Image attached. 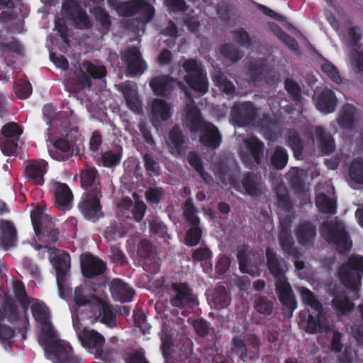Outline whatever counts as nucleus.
I'll list each match as a JSON object with an SVG mask.
<instances>
[{
  "instance_id": "nucleus-22",
  "label": "nucleus",
  "mask_w": 363,
  "mask_h": 363,
  "mask_svg": "<svg viewBox=\"0 0 363 363\" xmlns=\"http://www.w3.org/2000/svg\"><path fill=\"white\" fill-rule=\"evenodd\" d=\"M267 258L269 272L276 279V285L286 282L285 273L287 267L285 262L278 259L274 253L269 250L267 251Z\"/></svg>"
},
{
  "instance_id": "nucleus-43",
  "label": "nucleus",
  "mask_w": 363,
  "mask_h": 363,
  "mask_svg": "<svg viewBox=\"0 0 363 363\" xmlns=\"http://www.w3.org/2000/svg\"><path fill=\"white\" fill-rule=\"evenodd\" d=\"M13 89L16 96L20 99H26L32 93V86L29 82L18 80L13 84Z\"/></svg>"
},
{
  "instance_id": "nucleus-29",
  "label": "nucleus",
  "mask_w": 363,
  "mask_h": 363,
  "mask_svg": "<svg viewBox=\"0 0 363 363\" xmlns=\"http://www.w3.org/2000/svg\"><path fill=\"white\" fill-rule=\"evenodd\" d=\"M349 183L352 188L363 186V159L352 161L349 169Z\"/></svg>"
},
{
  "instance_id": "nucleus-13",
  "label": "nucleus",
  "mask_w": 363,
  "mask_h": 363,
  "mask_svg": "<svg viewBox=\"0 0 363 363\" xmlns=\"http://www.w3.org/2000/svg\"><path fill=\"white\" fill-rule=\"evenodd\" d=\"M80 261L82 274L86 278H94L106 271V263L90 253L82 254Z\"/></svg>"
},
{
  "instance_id": "nucleus-45",
  "label": "nucleus",
  "mask_w": 363,
  "mask_h": 363,
  "mask_svg": "<svg viewBox=\"0 0 363 363\" xmlns=\"http://www.w3.org/2000/svg\"><path fill=\"white\" fill-rule=\"evenodd\" d=\"M264 63L262 60L259 62L257 65L252 66L250 71L251 79L255 82H259L264 78L267 83L270 82L268 71L264 67Z\"/></svg>"
},
{
  "instance_id": "nucleus-27",
  "label": "nucleus",
  "mask_w": 363,
  "mask_h": 363,
  "mask_svg": "<svg viewBox=\"0 0 363 363\" xmlns=\"http://www.w3.org/2000/svg\"><path fill=\"white\" fill-rule=\"evenodd\" d=\"M50 156L57 161H65L73 155L69 143L63 138H59L54 143L53 148L50 150Z\"/></svg>"
},
{
  "instance_id": "nucleus-12",
  "label": "nucleus",
  "mask_w": 363,
  "mask_h": 363,
  "mask_svg": "<svg viewBox=\"0 0 363 363\" xmlns=\"http://www.w3.org/2000/svg\"><path fill=\"white\" fill-rule=\"evenodd\" d=\"M50 189L54 194L55 206L57 208L64 211L71 208L73 194L67 184L53 182L50 185Z\"/></svg>"
},
{
  "instance_id": "nucleus-7",
  "label": "nucleus",
  "mask_w": 363,
  "mask_h": 363,
  "mask_svg": "<svg viewBox=\"0 0 363 363\" xmlns=\"http://www.w3.org/2000/svg\"><path fill=\"white\" fill-rule=\"evenodd\" d=\"M321 233L323 236L330 243H333L342 253L349 250L352 242L349 240L342 223L337 221L326 222L323 225Z\"/></svg>"
},
{
  "instance_id": "nucleus-15",
  "label": "nucleus",
  "mask_w": 363,
  "mask_h": 363,
  "mask_svg": "<svg viewBox=\"0 0 363 363\" xmlns=\"http://www.w3.org/2000/svg\"><path fill=\"white\" fill-rule=\"evenodd\" d=\"M117 11L122 16H133L141 13L147 16L150 21L154 15V9L150 4L143 0H131L121 3L117 7Z\"/></svg>"
},
{
  "instance_id": "nucleus-50",
  "label": "nucleus",
  "mask_w": 363,
  "mask_h": 363,
  "mask_svg": "<svg viewBox=\"0 0 363 363\" xmlns=\"http://www.w3.org/2000/svg\"><path fill=\"white\" fill-rule=\"evenodd\" d=\"M287 155L285 150L281 147H277L275 152L272 158V164L277 169H282L287 162Z\"/></svg>"
},
{
  "instance_id": "nucleus-23",
  "label": "nucleus",
  "mask_w": 363,
  "mask_h": 363,
  "mask_svg": "<svg viewBox=\"0 0 363 363\" xmlns=\"http://www.w3.org/2000/svg\"><path fill=\"white\" fill-rule=\"evenodd\" d=\"M172 287L175 292L174 297L170 300L172 306L181 308L189 305L191 307L195 304L191 290L186 284H174Z\"/></svg>"
},
{
  "instance_id": "nucleus-59",
  "label": "nucleus",
  "mask_w": 363,
  "mask_h": 363,
  "mask_svg": "<svg viewBox=\"0 0 363 363\" xmlns=\"http://www.w3.org/2000/svg\"><path fill=\"white\" fill-rule=\"evenodd\" d=\"M86 72L91 77L101 79L106 74V69L103 65H95L92 63H89L86 67Z\"/></svg>"
},
{
  "instance_id": "nucleus-25",
  "label": "nucleus",
  "mask_w": 363,
  "mask_h": 363,
  "mask_svg": "<svg viewBox=\"0 0 363 363\" xmlns=\"http://www.w3.org/2000/svg\"><path fill=\"white\" fill-rule=\"evenodd\" d=\"M17 238V231L13 224L9 220L0 221V242L5 249L13 247Z\"/></svg>"
},
{
  "instance_id": "nucleus-20",
  "label": "nucleus",
  "mask_w": 363,
  "mask_h": 363,
  "mask_svg": "<svg viewBox=\"0 0 363 363\" xmlns=\"http://www.w3.org/2000/svg\"><path fill=\"white\" fill-rule=\"evenodd\" d=\"M177 84L180 89L184 90V85L179 82H177L173 78L167 75H162L153 77L150 85L152 91L157 95L165 96L168 94L173 87Z\"/></svg>"
},
{
  "instance_id": "nucleus-26",
  "label": "nucleus",
  "mask_w": 363,
  "mask_h": 363,
  "mask_svg": "<svg viewBox=\"0 0 363 363\" xmlns=\"http://www.w3.org/2000/svg\"><path fill=\"white\" fill-rule=\"evenodd\" d=\"M359 111L353 106L347 104L340 111L338 123L343 128H352L359 122Z\"/></svg>"
},
{
  "instance_id": "nucleus-41",
  "label": "nucleus",
  "mask_w": 363,
  "mask_h": 363,
  "mask_svg": "<svg viewBox=\"0 0 363 363\" xmlns=\"http://www.w3.org/2000/svg\"><path fill=\"white\" fill-rule=\"evenodd\" d=\"M213 80L216 86L227 94H231L235 91V86L231 82L228 81L223 73L216 71L213 74Z\"/></svg>"
},
{
  "instance_id": "nucleus-2",
  "label": "nucleus",
  "mask_w": 363,
  "mask_h": 363,
  "mask_svg": "<svg viewBox=\"0 0 363 363\" xmlns=\"http://www.w3.org/2000/svg\"><path fill=\"white\" fill-rule=\"evenodd\" d=\"M74 310L80 315L82 320H90L93 323L100 320L101 323L113 327V311L111 306L96 296L86 297L81 286L74 290Z\"/></svg>"
},
{
  "instance_id": "nucleus-17",
  "label": "nucleus",
  "mask_w": 363,
  "mask_h": 363,
  "mask_svg": "<svg viewBox=\"0 0 363 363\" xmlns=\"http://www.w3.org/2000/svg\"><path fill=\"white\" fill-rule=\"evenodd\" d=\"M317 108L323 113H330L335 110L337 99L335 93L327 88L317 91L314 96Z\"/></svg>"
},
{
  "instance_id": "nucleus-4",
  "label": "nucleus",
  "mask_w": 363,
  "mask_h": 363,
  "mask_svg": "<svg viewBox=\"0 0 363 363\" xmlns=\"http://www.w3.org/2000/svg\"><path fill=\"white\" fill-rule=\"evenodd\" d=\"M303 302L313 311H309L306 321L303 323L305 330L309 333L323 332L329 328V321L320 303L313 294L306 288L298 287Z\"/></svg>"
},
{
  "instance_id": "nucleus-8",
  "label": "nucleus",
  "mask_w": 363,
  "mask_h": 363,
  "mask_svg": "<svg viewBox=\"0 0 363 363\" xmlns=\"http://www.w3.org/2000/svg\"><path fill=\"white\" fill-rule=\"evenodd\" d=\"M62 13L74 23L77 29L86 30L92 26L90 17L77 0H65L62 6Z\"/></svg>"
},
{
  "instance_id": "nucleus-48",
  "label": "nucleus",
  "mask_w": 363,
  "mask_h": 363,
  "mask_svg": "<svg viewBox=\"0 0 363 363\" xmlns=\"http://www.w3.org/2000/svg\"><path fill=\"white\" fill-rule=\"evenodd\" d=\"M18 141L16 139L0 138V147L2 152L7 156L13 155L16 153Z\"/></svg>"
},
{
  "instance_id": "nucleus-49",
  "label": "nucleus",
  "mask_w": 363,
  "mask_h": 363,
  "mask_svg": "<svg viewBox=\"0 0 363 363\" xmlns=\"http://www.w3.org/2000/svg\"><path fill=\"white\" fill-rule=\"evenodd\" d=\"M102 145V136L99 131L96 130L93 132L91 137L89 140V150L92 157L98 155V153L101 151Z\"/></svg>"
},
{
  "instance_id": "nucleus-47",
  "label": "nucleus",
  "mask_w": 363,
  "mask_h": 363,
  "mask_svg": "<svg viewBox=\"0 0 363 363\" xmlns=\"http://www.w3.org/2000/svg\"><path fill=\"white\" fill-rule=\"evenodd\" d=\"M220 53L232 62H237L242 57V54L235 45L231 44L223 45L220 48Z\"/></svg>"
},
{
  "instance_id": "nucleus-63",
  "label": "nucleus",
  "mask_w": 363,
  "mask_h": 363,
  "mask_svg": "<svg viewBox=\"0 0 363 363\" xmlns=\"http://www.w3.org/2000/svg\"><path fill=\"white\" fill-rule=\"evenodd\" d=\"M67 277H60L59 278H56L60 296L62 298H65L68 296L70 291L68 286Z\"/></svg>"
},
{
  "instance_id": "nucleus-10",
  "label": "nucleus",
  "mask_w": 363,
  "mask_h": 363,
  "mask_svg": "<svg viewBox=\"0 0 363 363\" xmlns=\"http://www.w3.org/2000/svg\"><path fill=\"white\" fill-rule=\"evenodd\" d=\"M122 59L127 64L126 72L130 77L140 76L147 69L140 50L136 47L129 48L124 51L122 53Z\"/></svg>"
},
{
  "instance_id": "nucleus-58",
  "label": "nucleus",
  "mask_w": 363,
  "mask_h": 363,
  "mask_svg": "<svg viewBox=\"0 0 363 363\" xmlns=\"http://www.w3.org/2000/svg\"><path fill=\"white\" fill-rule=\"evenodd\" d=\"M255 310L262 314H270L272 311V303L264 298H258L255 305Z\"/></svg>"
},
{
  "instance_id": "nucleus-9",
  "label": "nucleus",
  "mask_w": 363,
  "mask_h": 363,
  "mask_svg": "<svg viewBox=\"0 0 363 363\" xmlns=\"http://www.w3.org/2000/svg\"><path fill=\"white\" fill-rule=\"evenodd\" d=\"M186 72L184 79L196 91L204 94L208 90L206 74L201 66L194 60H188L183 64Z\"/></svg>"
},
{
  "instance_id": "nucleus-33",
  "label": "nucleus",
  "mask_w": 363,
  "mask_h": 363,
  "mask_svg": "<svg viewBox=\"0 0 363 363\" xmlns=\"http://www.w3.org/2000/svg\"><path fill=\"white\" fill-rule=\"evenodd\" d=\"M315 137L318 141L320 148L324 153H330L334 149V142L330 134L325 133L323 128L316 127L315 128Z\"/></svg>"
},
{
  "instance_id": "nucleus-1",
  "label": "nucleus",
  "mask_w": 363,
  "mask_h": 363,
  "mask_svg": "<svg viewBox=\"0 0 363 363\" xmlns=\"http://www.w3.org/2000/svg\"><path fill=\"white\" fill-rule=\"evenodd\" d=\"M31 311L35 320L42 325L38 342L43 347L46 357L53 363H83L82 359L74 354L70 344L58 338L48 321L49 314L45 308L34 304Z\"/></svg>"
},
{
  "instance_id": "nucleus-52",
  "label": "nucleus",
  "mask_w": 363,
  "mask_h": 363,
  "mask_svg": "<svg viewBox=\"0 0 363 363\" xmlns=\"http://www.w3.org/2000/svg\"><path fill=\"white\" fill-rule=\"evenodd\" d=\"M8 51L21 54L23 52V47L19 42L15 40L7 43L0 42V56L4 57Z\"/></svg>"
},
{
  "instance_id": "nucleus-40",
  "label": "nucleus",
  "mask_w": 363,
  "mask_h": 363,
  "mask_svg": "<svg viewBox=\"0 0 363 363\" xmlns=\"http://www.w3.org/2000/svg\"><path fill=\"white\" fill-rule=\"evenodd\" d=\"M332 305L336 311L342 314L350 311L352 308V303L347 298L345 295L339 292L335 294Z\"/></svg>"
},
{
  "instance_id": "nucleus-16",
  "label": "nucleus",
  "mask_w": 363,
  "mask_h": 363,
  "mask_svg": "<svg viewBox=\"0 0 363 363\" xmlns=\"http://www.w3.org/2000/svg\"><path fill=\"white\" fill-rule=\"evenodd\" d=\"M232 118L238 125L250 124L255 121L257 111L250 103L238 104L232 110Z\"/></svg>"
},
{
  "instance_id": "nucleus-36",
  "label": "nucleus",
  "mask_w": 363,
  "mask_h": 363,
  "mask_svg": "<svg viewBox=\"0 0 363 363\" xmlns=\"http://www.w3.org/2000/svg\"><path fill=\"white\" fill-rule=\"evenodd\" d=\"M183 142L184 140L180 130L174 128L171 130L167 143L172 154L177 155L180 153Z\"/></svg>"
},
{
  "instance_id": "nucleus-19",
  "label": "nucleus",
  "mask_w": 363,
  "mask_h": 363,
  "mask_svg": "<svg viewBox=\"0 0 363 363\" xmlns=\"http://www.w3.org/2000/svg\"><path fill=\"white\" fill-rule=\"evenodd\" d=\"M245 144L249 150V153L242 152L241 154L242 160L251 165L253 163L259 164L263 155L264 143L255 137H250L245 140Z\"/></svg>"
},
{
  "instance_id": "nucleus-30",
  "label": "nucleus",
  "mask_w": 363,
  "mask_h": 363,
  "mask_svg": "<svg viewBox=\"0 0 363 363\" xmlns=\"http://www.w3.org/2000/svg\"><path fill=\"white\" fill-rule=\"evenodd\" d=\"M171 106L162 99H155L152 106V115L156 121H165L170 118Z\"/></svg>"
},
{
  "instance_id": "nucleus-31",
  "label": "nucleus",
  "mask_w": 363,
  "mask_h": 363,
  "mask_svg": "<svg viewBox=\"0 0 363 363\" xmlns=\"http://www.w3.org/2000/svg\"><path fill=\"white\" fill-rule=\"evenodd\" d=\"M134 294V291L128 284L120 279H115V301L120 302L130 301Z\"/></svg>"
},
{
  "instance_id": "nucleus-21",
  "label": "nucleus",
  "mask_w": 363,
  "mask_h": 363,
  "mask_svg": "<svg viewBox=\"0 0 363 363\" xmlns=\"http://www.w3.org/2000/svg\"><path fill=\"white\" fill-rule=\"evenodd\" d=\"M51 250L55 252L53 257H50V260L56 271V278L68 277L70 268V256L69 253L56 248Z\"/></svg>"
},
{
  "instance_id": "nucleus-55",
  "label": "nucleus",
  "mask_w": 363,
  "mask_h": 363,
  "mask_svg": "<svg viewBox=\"0 0 363 363\" xmlns=\"http://www.w3.org/2000/svg\"><path fill=\"white\" fill-rule=\"evenodd\" d=\"M76 79L77 84L76 87H74V90H82L85 88H89L91 86V77L87 72H84L82 69H80Z\"/></svg>"
},
{
  "instance_id": "nucleus-5",
  "label": "nucleus",
  "mask_w": 363,
  "mask_h": 363,
  "mask_svg": "<svg viewBox=\"0 0 363 363\" xmlns=\"http://www.w3.org/2000/svg\"><path fill=\"white\" fill-rule=\"evenodd\" d=\"M30 219L35 236L45 247L57 242L60 235L59 229L55 228L52 219L40 208H37L31 211Z\"/></svg>"
},
{
  "instance_id": "nucleus-39",
  "label": "nucleus",
  "mask_w": 363,
  "mask_h": 363,
  "mask_svg": "<svg viewBox=\"0 0 363 363\" xmlns=\"http://www.w3.org/2000/svg\"><path fill=\"white\" fill-rule=\"evenodd\" d=\"M315 203L318 208L323 213L334 214L336 211L335 201L323 194L317 196Z\"/></svg>"
},
{
  "instance_id": "nucleus-3",
  "label": "nucleus",
  "mask_w": 363,
  "mask_h": 363,
  "mask_svg": "<svg viewBox=\"0 0 363 363\" xmlns=\"http://www.w3.org/2000/svg\"><path fill=\"white\" fill-rule=\"evenodd\" d=\"M184 122L193 132L203 130L201 141L207 146L216 148L220 145V135L218 129L211 123L204 122L199 110L195 106L189 94L186 92Z\"/></svg>"
},
{
  "instance_id": "nucleus-37",
  "label": "nucleus",
  "mask_w": 363,
  "mask_h": 363,
  "mask_svg": "<svg viewBox=\"0 0 363 363\" xmlns=\"http://www.w3.org/2000/svg\"><path fill=\"white\" fill-rule=\"evenodd\" d=\"M315 235V229L311 223H304L300 225L297 231V238L302 245L310 243Z\"/></svg>"
},
{
  "instance_id": "nucleus-14",
  "label": "nucleus",
  "mask_w": 363,
  "mask_h": 363,
  "mask_svg": "<svg viewBox=\"0 0 363 363\" xmlns=\"http://www.w3.org/2000/svg\"><path fill=\"white\" fill-rule=\"evenodd\" d=\"M48 166V162L44 160H28L25 164L23 174L29 182L43 185Z\"/></svg>"
},
{
  "instance_id": "nucleus-57",
  "label": "nucleus",
  "mask_w": 363,
  "mask_h": 363,
  "mask_svg": "<svg viewBox=\"0 0 363 363\" xmlns=\"http://www.w3.org/2000/svg\"><path fill=\"white\" fill-rule=\"evenodd\" d=\"M184 213L187 220L193 225L196 226L199 224V219L196 215V210L191 201L185 203Z\"/></svg>"
},
{
  "instance_id": "nucleus-38",
  "label": "nucleus",
  "mask_w": 363,
  "mask_h": 363,
  "mask_svg": "<svg viewBox=\"0 0 363 363\" xmlns=\"http://www.w3.org/2000/svg\"><path fill=\"white\" fill-rule=\"evenodd\" d=\"M22 133L23 130L21 126L16 123L11 122L3 126L0 138L18 140Z\"/></svg>"
},
{
  "instance_id": "nucleus-61",
  "label": "nucleus",
  "mask_w": 363,
  "mask_h": 363,
  "mask_svg": "<svg viewBox=\"0 0 363 363\" xmlns=\"http://www.w3.org/2000/svg\"><path fill=\"white\" fill-rule=\"evenodd\" d=\"M133 196L135 199V203L134 208L133 209V214L135 217V219L138 221H140L143 218L145 214L146 205L143 201L138 200L135 194H133Z\"/></svg>"
},
{
  "instance_id": "nucleus-62",
  "label": "nucleus",
  "mask_w": 363,
  "mask_h": 363,
  "mask_svg": "<svg viewBox=\"0 0 363 363\" xmlns=\"http://www.w3.org/2000/svg\"><path fill=\"white\" fill-rule=\"evenodd\" d=\"M50 58L57 67H59L62 70H67L68 69L69 63L65 56L57 55L55 52H50Z\"/></svg>"
},
{
  "instance_id": "nucleus-64",
  "label": "nucleus",
  "mask_w": 363,
  "mask_h": 363,
  "mask_svg": "<svg viewBox=\"0 0 363 363\" xmlns=\"http://www.w3.org/2000/svg\"><path fill=\"white\" fill-rule=\"evenodd\" d=\"M286 89L288 93L296 100H298L300 94V89L298 85L294 81L287 79L285 82Z\"/></svg>"
},
{
  "instance_id": "nucleus-53",
  "label": "nucleus",
  "mask_w": 363,
  "mask_h": 363,
  "mask_svg": "<svg viewBox=\"0 0 363 363\" xmlns=\"http://www.w3.org/2000/svg\"><path fill=\"white\" fill-rule=\"evenodd\" d=\"M351 65L355 72H363V51L356 48L352 50Z\"/></svg>"
},
{
  "instance_id": "nucleus-54",
  "label": "nucleus",
  "mask_w": 363,
  "mask_h": 363,
  "mask_svg": "<svg viewBox=\"0 0 363 363\" xmlns=\"http://www.w3.org/2000/svg\"><path fill=\"white\" fill-rule=\"evenodd\" d=\"M232 351L240 356L242 361H246L247 358L246 346L240 338L235 337L232 342Z\"/></svg>"
},
{
  "instance_id": "nucleus-42",
  "label": "nucleus",
  "mask_w": 363,
  "mask_h": 363,
  "mask_svg": "<svg viewBox=\"0 0 363 363\" xmlns=\"http://www.w3.org/2000/svg\"><path fill=\"white\" fill-rule=\"evenodd\" d=\"M321 68L323 72L328 76V77L331 79L333 82L336 84H341L343 82V78L341 77L340 73L333 63L325 61L321 65Z\"/></svg>"
},
{
  "instance_id": "nucleus-56",
  "label": "nucleus",
  "mask_w": 363,
  "mask_h": 363,
  "mask_svg": "<svg viewBox=\"0 0 363 363\" xmlns=\"http://www.w3.org/2000/svg\"><path fill=\"white\" fill-rule=\"evenodd\" d=\"M201 233L198 225L193 226L186 233L185 242L187 245L194 246L197 245L200 240Z\"/></svg>"
},
{
  "instance_id": "nucleus-60",
  "label": "nucleus",
  "mask_w": 363,
  "mask_h": 363,
  "mask_svg": "<svg viewBox=\"0 0 363 363\" xmlns=\"http://www.w3.org/2000/svg\"><path fill=\"white\" fill-rule=\"evenodd\" d=\"M163 195L162 189L158 188L150 189L145 194L148 202L152 204H157Z\"/></svg>"
},
{
  "instance_id": "nucleus-11",
  "label": "nucleus",
  "mask_w": 363,
  "mask_h": 363,
  "mask_svg": "<svg viewBox=\"0 0 363 363\" xmlns=\"http://www.w3.org/2000/svg\"><path fill=\"white\" fill-rule=\"evenodd\" d=\"M101 197V194L84 193L79 208L86 219H97L103 216L100 205Z\"/></svg>"
},
{
  "instance_id": "nucleus-28",
  "label": "nucleus",
  "mask_w": 363,
  "mask_h": 363,
  "mask_svg": "<svg viewBox=\"0 0 363 363\" xmlns=\"http://www.w3.org/2000/svg\"><path fill=\"white\" fill-rule=\"evenodd\" d=\"M84 333L79 337L82 345L89 349H95L96 351L102 347L105 342L104 336L98 332L93 330L83 331Z\"/></svg>"
},
{
  "instance_id": "nucleus-18",
  "label": "nucleus",
  "mask_w": 363,
  "mask_h": 363,
  "mask_svg": "<svg viewBox=\"0 0 363 363\" xmlns=\"http://www.w3.org/2000/svg\"><path fill=\"white\" fill-rule=\"evenodd\" d=\"M278 297L286 317L290 318L296 308V302L288 281L276 285Z\"/></svg>"
},
{
  "instance_id": "nucleus-34",
  "label": "nucleus",
  "mask_w": 363,
  "mask_h": 363,
  "mask_svg": "<svg viewBox=\"0 0 363 363\" xmlns=\"http://www.w3.org/2000/svg\"><path fill=\"white\" fill-rule=\"evenodd\" d=\"M243 186L247 194L257 196L262 192V183L259 177L249 174L242 182Z\"/></svg>"
},
{
  "instance_id": "nucleus-46",
  "label": "nucleus",
  "mask_w": 363,
  "mask_h": 363,
  "mask_svg": "<svg viewBox=\"0 0 363 363\" xmlns=\"http://www.w3.org/2000/svg\"><path fill=\"white\" fill-rule=\"evenodd\" d=\"M238 258L239 259L240 269L242 273H247L252 276L257 274V269L251 264L243 251L238 252Z\"/></svg>"
},
{
  "instance_id": "nucleus-51",
  "label": "nucleus",
  "mask_w": 363,
  "mask_h": 363,
  "mask_svg": "<svg viewBox=\"0 0 363 363\" xmlns=\"http://www.w3.org/2000/svg\"><path fill=\"white\" fill-rule=\"evenodd\" d=\"M289 143L294 151V156L297 159H301L302 156V143L296 133H289Z\"/></svg>"
},
{
  "instance_id": "nucleus-32",
  "label": "nucleus",
  "mask_w": 363,
  "mask_h": 363,
  "mask_svg": "<svg viewBox=\"0 0 363 363\" xmlns=\"http://www.w3.org/2000/svg\"><path fill=\"white\" fill-rule=\"evenodd\" d=\"M121 89L129 108L133 111H138L140 108L141 104L135 88L133 86L125 84Z\"/></svg>"
},
{
  "instance_id": "nucleus-24",
  "label": "nucleus",
  "mask_w": 363,
  "mask_h": 363,
  "mask_svg": "<svg viewBox=\"0 0 363 363\" xmlns=\"http://www.w3.org/2000/svg\"><path fill=\"white\" fill-rule=\"evenodd\" d=\"M81 184L85 189V192L101 194L99 176L95 169H87L83 171L81 174Z\"/></svg>"
},
{
  "instance_id": "nucleus-35",
  "label": "nucleus",
  "mask_w": 363,
  "mask_h": 363,
  "mask_svg": "<svg viewBox=\"0 0 363 363\" xmlns=\"http://www.w3.org/2000/svg\"><path fill=\"white\" fill-rule=\"evenodd\" d=\"M13 293L16 301L23 308L27 309L30 303V301L27 294L25 285L22 281L16 280L13 282Z\"/></svg>"
},
{
  "instance_id": "nucleus-6",
  "label": "nucleus",
  "mask_w": 363,
  "mask_h": 363,
  "mask_svg": "<svg viewBox=\"0 0 363 363\" xmlns=\"http://www.w3.org/2000/svg\"><path fill=\"white\" fill-rule=\"evenodd\" d=\"M363 275V257H351L348 262L338 270V277L342 283L347 288L357 292Z\"/></svg>"
},
{
  "instance_id": "nucleus-44",
  "label": "nucleus",
  "mask_w": 363,
  "mask_h": 363,
  "mask_svg": "<svg viewBox=\"0 0 363 363\" xmlns=\"http://www.w3.org/2000/svg\"><path fill=\"white\" fill-rule=\"evenodd\" d=\"M96 163L99 166L105 167H113V152L111 150L101 149L98 155L93 157Z\"/></svg>"
}]
</instances>
